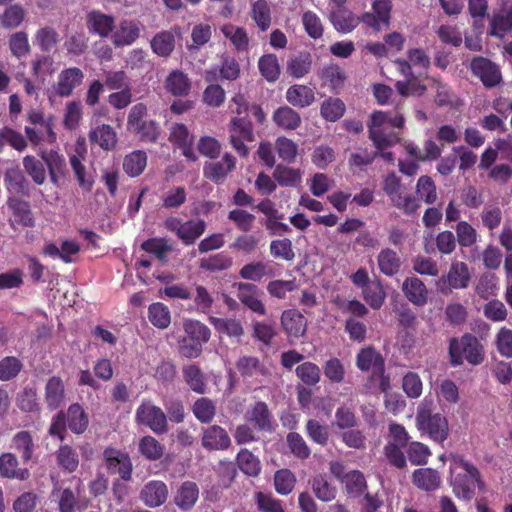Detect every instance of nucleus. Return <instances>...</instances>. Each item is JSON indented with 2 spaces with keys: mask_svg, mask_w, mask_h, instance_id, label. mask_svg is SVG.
<instances>
[{
  "mask_svg": "<svg viewBox=\"0 0 512 512\" xmlns=\"http://www.w3.org/2000/svg\"><path fill=\"white\" fill-rule=\"evenodd\" d=\"M449 481L455 496L465 501L474 498L476 488L481 491L485 489L479 469L461 455L450 457Z\"/></svg>",
  "mask_w": 512,
  "mask_h": 512,
  "instance_id": "f257e3e1",
  "label": "nucleus"
},
{
  "mask_svg": "<svg viewBox=\"0 0 512 512\" xmlns=\"http://www.w3.org/2000/svg\"><path fill=\"white\" fill-rule=\"evenodd\" d=\"M485 359L484 347L480 340L471 333L449 341V360L453 367L460 366L466 360L469 364L480 365Z\"/></svg>",
  "mask_w": 512,
  "mask_h": 512,
  "instance_id": "f03ea898",
  "label": "nucleus"
},
{
  "mask_svg": "<svg viewBox=\"0 0 512 512\" xmlns=\"http://www.w3.org/2000/svg\"><path fill=\"white\" fill-rule=\"evenodd\" d=\"M147 106L143 103H137L131 107L127 117V129L140 142L156 143L161 134L160 124L147 119Z\"/></svg>",
  "mask_w": 512,
  "mask_h": 512,
  "instance_id": "7ed1b4c3",
  "label": "nucleus"
},
{
  "mask_svg": "<svg viewBox=\"0 0 512 512\" xmlns=\"http://www.w3.org/2000/svg\"><path fill=\"white\" fill-rule=\"evenodd\" d=\"M415 421L421 434L427 435L434 442L443 443L449 436L447 418L441 413H433L425 402L419 405Z\"/></svg>",
  "mask_w": 512,
  "mask_h": 512,
  "instance_id": "20e7f679",
  "label": "nucleus"
},
{
  "mask_svg": "<svg viewBox=\"0 0 512 512\" xmlns=\"http://www.w3.org/2000/svg\"><path fill=\"white\" fill-rule=\"evenodd\" d=\"M135 422L149 428L157 435L168 432V418L165 412L151 401H142L135 412Z\"/></svg>",
  "mask_w": 512,
  "mask_h": 512,
  "instance_id": "39448f33",
  "label": "nucleus"
},
{
  "mask_svg": "<svg viewBox=\"0 0 512 512\" xmlns=\"http://www.w3.org/2000/svg\"><path fill=\"white\" fill-rule=\"evenodd\" d=\"M229 143L240 157H247L249 149L245 142L255 140L252 122L246 117H233L228 124Z\"/></svg>",
  "mask_w": 512,
  "mask_h": 512,
  "instance_id": "423d86ee",
  "label": "nucleus"
},
{
  "mask_svg": "<svg viewBox=\"0 0 512 512\" xmlns=\"http://www.w3.org/2000/svg\"><path fill=\"white\" fill-rule=\"evenodd\" d=\"M388 128V112L375 111L370 116L368 124L369 138L379 151L393 146L399 137L393 132H386Z\"/></svg>",
  "mask_w": 512,
  "mask_h": 512,
  "instance_id": "0eeeda50",
  "label": "nucleus"
},
{
  "mask_svg": "<svg viewBox=\"0 0 512 512\" xmlns=\"http://www.w3.org/2000/svg\"><path fill=\"white\" fill-rule=\"evenodd\" d=\"M6 207L9 212L8 223L13 230L35 226L34 214L28 201L11 195L6 200Z\"/></svg>",
  "mask_w": 512,
  "mask_h": 512,
  "instance_id": "6e6552de",
  "label": "nucleus"
},
{
  "mask_svg": "<svg viewBox=\"0 0 512 512\" xmlns=\"http://www.w3.org/2000/svg\"><path fill=\"white\" fill-rule=\"evenodd\" d=\"M103 457L109 473L119 474L124 481L131 479L133 466L128 453L108 447L104 450Z\"/></svg>",
  "mask_w": 512,
  "mask_h": 512,
  "instance_id": "1a4fd4ad",
  "label": "nucleus"
},
{
  "mask_svg": "<svg viewBox=\"0 0 512 512\" xmlns=\"http://www.w3.org/2000/svg\"><path fill=\"white\" fill-rule=\"evenodd\" d=\"M471 72L478 77L486 88L497 86L501 80V72L498 66L488 58L474 57L470 64Z\"/></svg>",
  "mask_w": 512,
  "mask_h": 512,
  "instance_id": "9d476101",
  "label": "nucleus"
},
{
  "mask_svg": "<svg viewBox=\"0 0 512 512\" xmlns=\"http://www.w3.org/2000/svg\"><path fill=\"white\" fill-rule=\"evenodd\" d=\"M236 168V158L225 153L221 160L206 162L203 167V175L206 179L219 185L223 184L229 173Z\"/></svg>",
  "mask_w": 512,
  "mask_h": 512,
  "instance_id": "9b49d317",
  "label": "nucleus"
},
{
  "mask_svg": "<svg viewBox=\"0 0 512 512\" xmlns=\"http://www.w3.org/2000/svg\"><path fill=\"white\" fill-rule=\"evenodd\" d=\"M234 286L237 289V298L246 308L259 316L266 314V307L259 298L260 290L255 284L239 282Z\"/></svg>",
  "mask_w": 512,
  "mask_h": 512,
  "instance_id": "f8f14e48",
  "label": "nucleus"
},
{
  "mask_svg": "<svg viewBox=\"0 0 512 512\" xmlns=\"http://www.w3.org/2000/svg\"><path fill=\"white\" fill-rule=\"evenodd\" d=\"M83 80L84 73L80 68H65L58 74L57 82L53 86L54 92L60 97H69Z\"/></svg>",
  "mask_w": 512,
  "mask_h": 512,
  "instance_id": "ddd939ff",
  "label": "nucleus"
},
{
  "mask_svg": "<svg viewBox=\"0 0 512 512\" xmlns=\"http://www.w3.org/2000/svg\"><path fill=\"white\" fill-rule=\"evenodd\" d=\"M355 364L360 371H371L372 375L385 372V360L373 346L361 348L356 355Z\"/></svg>",
  "mask_w": 512,
  "mask_h": 512,
  "instance_id": "4468645a",
  "label": "nucleus"
},
{
  "mask_svg": "<svg viewBox=\"0 0 512 512\" xmlns=\"http://www.w3.org/2000/svg\"><path fill=\"white\" fill-rule=\"evenodd\" d=\"M168 486L161 480L148 481L140 491V500L149 508H157L168 499Z\"/></svg>",
  "mask_w": 512,
  "mask_h": 512,
  "instance_id": "2eb2a0df",
  "label": "nucleus"
},
{
  "mask_svg": "<svg viewBox=\"0 0 512 512\" xmlns=\"http://www.w3.org/2000/svg\"><path fill=\"white\" fill-rule=\"evenodd\" d=\"M245 417L258 431L271 432L273 430L272 413L268 405L263 401L256 402L252 408L247 411Z\"/></svg>",
  "mask_w": 512,
  "mask_h": 512,
  "instance_id": "dca6fc26",
  "label": "nucleus"
},
{
  "mask_svg": "<svg viewBox=\"0 0 512 512\" xmlns=\"http://www.w3.org/2000/svg\"><path fill=\"white\" fill-rule=\"evenodd\" d=\"M65 399L66 390L62 378L59 376L50 377L44 388V400L47 408L54 411L65 403Z\"/></svg>",
  "mask_w": 512,
  "mask_h": 512,
  "instance_id": "f3484780",
  "label": "nucleus"
},
{
  "mask_svg": "<svg viewBox=\"0 0 512 512\" xmlns=\"http://www.w3.org/2000/svg\"><path fill=\"white\" fill-rule=\"evenodd\" d=\"M281 325L288 337L299 338L306 333L307 320L296 309L284 310L281 314Z\"/></svg>",
  "mask_w": 512,
  "mask_h": 512,
  "instance_id": "a211bd4d",
  "label": "nucleus"
},
{
  "mask_svg": "<svg viewBox=\"0 0 512 512\" xmlns=\"http://www.w3.org/2000/svg\"><path fill=\"white\" fill-rule=\"evenodd\" d=\"M402 291L409 302L422 307L428 302V289L418 277H407L402 284Z\"/></svg>",
  "mask_w": 512,
  "mask_h": 512,
  "instance_id": "6ab92c4d",
  "label": "nucleus"
},
{
  "mask_svg": "<svg viewBox=\"0 0 512 512\" xmlns=\"http://www.w3.org/2000/svg\"><path fill=\"white\" fill-rule=\"evenodd\" d=\"M471 275L466 263L452 262L446 275H442L440 281L447 283L450 289H465L468 287Z\"/></svg>",
  "mask_w": 512,
  "mask_h": 512,
  "instance_id": "aec40b11",
  "label": "nucleus"
},
{
  "mask_svg": "<svg viewBox=\"0 0 512 512\" xmlns=\"http://www.w3.org/2000/svg\"><path fill=\"white\" fill-rule=\"evenodd\" d=\"M230 444L227 431L219 425H211L203 431L202 446L207 450H225Z\"/></svg>",
  "mask_w": 512,
  "mask_h": 512,
  "instance_id": "412c9836",
  "label": "nucleus"
},
{
  "mask_svg": "<svg viewBox=\"0 0 512 512\" xmlns=\"http://www.w3.org/2000/svg\"><path fill=\"white\" fill-rule=\"evenodd\" d=\"M86 25L90 33L107 37L115 27V19L111 15L93 10L87 14Z\"/></svg>",
  "mask_w": 512,
  "mask_h": 512,
  "instance_id": "4be33fe9",
  "label": "nucleus"
},
{
  "mask_svg": "<svg viewBox=\"0 0 512 512\" xmlns=\"http://www.w3.org/2000/svg\"><path fill=\"white\" fill-rule=\"evenodd\" d=\"M76 155H72L70 157V165L75 174V177L78 181L79 186L86 190L90 191L93 186V179L86 176V167L83 165L82 160L84 159V155L86 153L85 141L77 142L76 147Z\"/></svg>",
  "mask_w": 512,
  "mask_h": 512,
  "instance_id": "5701e85b",
  "label": "nucleus"
},
{
  "mask_svg": "<svg viewBox=\"0 0 512 512\" xmlns=\"http://www.w3.org/2000/svg\"><path fill=\"white\" fill-rule=\"evenodd\" d=\"M4 184L11 194L28 196L29 182L19 166L7 168L4 173Z\"/></svg>",
  "mask_w": 512,
  "mask_h": 512,
  "instance_id": "b1692460",
  "label": "nucleus"
},
{
  "mask_svg": "<svg viewBox=\"0 0 512 512\" xmlns=\"http://www.w3.org/2000/svg\"><path fill=\"white\" fill-rule=\"evenodd\" d=\"M88 137L91 144H97L105 151L114 150L118 142L114 128L108 124L98 125L89 132Z\"/></svg>",
  "mask_w": 512,
  "mask_h": 512,
  "instance_id": "393cba45",
  "label": "nucleus"
},
{
  "mask_svg": "<svg viewBox=\"0 0 512 512\" xmlns=\"http://www.w3.org/2000/svg\"><path fill=\"white\" fill-rule=\"evenodd\" d=\"M330 22L340 33L352 32L359 24L358 16L345 7H338L330 13Z\"/></svg>",
  "mask_w": 512,
  "mask_h": 512,
  "instance_id": "a878e982",
  "label": "nucleus"
},
{
  "mask_svg": "<svg viewBox=\"0 0 512 512\" xmlns=\"http://www.w3.org/2000/svg\"><path fill=\"white\" fill-rule=\"evenodd\" d=\"M16 406L24 413L40 414L41 402L35 387L25 386L16 395Z\"/></svg>",
  "mask_w": 512,
  "mask_h": 512,
  "instance_id": "bb28decb",
  "label": "nucleus"
},
{
  "mask_svg": "<svg viewBox=\"0 0 512 512\" xmlns=\"http://www.w3.org/2000/svg\"><path fill=\"white\" fill-rule=\"evenodd\" d=\"M140 36L139 24L133 20H122L113 34L112 40L116 47L133 44Z\"/></svg>",
  "mask_w": 512,
  "mask_h": 512,
  "instance_id": "cd10ccee",
  "label": "nucleus"
},
{
  "mask_svg": "<svg viewBox=\"0 0 512 512\" xmlns=\"http://www.w3.org/2000/svg\"><path fill=\"white\" fill-rule=\"evenodd\" d=\"M11 447L20 455L23 463L32 460L36 445L30 431L21 430L11 439Z\"/></svg>",
  "mask_w": 512,
  "mask_h": 512,
  "instance_id": "c85d7f7f",
  "label": "nucleus"
},
{
  "mask_svg": "<svg viewBox=\"0 0 512 512\" xmlns=\"http://www.w3.org/2000/svg\"><path fill=\"white\" fill-rule=\"evenodd\" d=\"M206 227L203 219H189L183 222L177 237L184 246H191L204 234Z\"/></svg>",
  "mask_w": 512,
  "mask_h": 512,
  "instance_id": "c756f323",
  "label": "nucleus"
},
{
  "mask_svg": "<svg viewBox=\"0 0 512 512\" xmlns=\"http://www.w3.org/2000/svg\"><path fill=\"white\" fill-rule=\"evenodd\" d=\"M199 497V489L195 482L185 481L178 488L175 496V505L183 511L190 510Z\"/></svg>",
  "mask_w": 512,
  "mask_h": 512,
  "instance_id": "7c9ffc66",
  "label": "nucleus"
},
{
  "mask_svg": "<svg viewBox=\"0 0 512 512\" xmlns=\"http://www.w3.org/2000/svg\"><path fill=\"white\" fill-rule=\"evenodd\" d=\"M286 100L294 107L305 108L315 101V93L307 85L294 84L286 91Z\"/></svg>",
  "mask_w": 512,
  "mask_h": 512,
  "instance_id": "2f4dec72",
  "label": "nucleus"
},
{
  "mask_svg": "<svg viewBox=\"0 0 512 512\" xmlns=\"http://www.w3.org/2000/svg\"><path fill=\"white\" fill-rule=\"evenodd\" d=\"M412 482L417 488L430 492L439 488L441 478L438 471L432 468H419L413 472Z\"/></svg>",
  "mask_w": 512,
  "mask_h": 512,
  "instance_id": "473e14b6",
  "label": "nucleus"
},
{
  "mask_svg": "<svg viewBox=\"0 0 512 512\" xmlns=\"http://www.w3.org/2000/svg\"><path fill=\"white\" fill-rule=\"evenodd\" d=\"M65 415L67 426L73 433L82 434L86 431L89 418L88 414L79 403L71 404Z\"/></svg>",
  "mask_w": 512,
  "mask_h": 512,
  "instance_id": "72a5a7b5",
  "label": "nucleus"
},
{
  "mask_svg": "<svg viewBox=\"0 0 512 512\" xmlns=\"http://www.w3.org/2000/svg\"><path fill=\"white\" fill-rule=\"evenodd\" d=\"M272 119L283 130H296L302 122L299 113L286 105L277 108L273 113Z\"/></svg>",
  "mask_w": 512,
  "mask_h": 512,
  "instance_id": "f704fd0d",
  "label": "nucleus"
},
{
  "mask_svg": "<svg viewBox=\"0 0 512 512\" xmlns=\"http://www.w3.org/2000/svg\"><path fill=\"white\" fill-rule=\"evenodd\" d=\"M209 323L219 334H223L231 338H240L244 334L243 325L241 321L236 318L210 316Z\"/></svg>",
  "mask_w": 512,
  "mask_h": 512,
  "instance_id": "c9c22d12",
  "label": "nucleus"
},
{
  "mask_svg": "<svg viewBox=\"0 0 512 512\" xmlns=\"http://www.w3.org/2000/svg\"><path fill=\"white\" fill-rule=\"evenodd\" d=\"M182 374L184 381L193 392L198 394H204L206 392V377L198 365L189 364L183 366Z\"/></svg>",
  "mask_w": 512,
  "mask_h": 512,
  "instance_id": "e433bc0d",
  "label": "nucleus"
},
{
  "mask_svg": "<svg viewBox=\"0 0 512 512\" xmlns=\"http://www.w3.org/2000/svg\"><path fill=\"white\" fill-rule=\"evenodd\" d=\"M55 458L58 467L66 473L75 472L79 466L78 453L68 444L60 445L55 452Z\"/></svg>",
  "mask_w": 512,
  "mask_h": 512,
  "instance_id": "4c0bfd02",
  "label": "nucleus"
},
{
  "mask_svg": "<svg viewBox=\"0 0 512 512\" xmlns=\"http://www.w3.org/2000/svg\"><path fill=\"white\" fill-rule=\"evenodd\" d=\"M312 67V55L307 52H299L287 61V73L293 78H302L308 74Z\"/></svg>",
  "mask_w": 512,
  "mask_h": 512,
  "instance_id": "58836bf2",
  "label": "nucleus"
},
{
  "mask_svg": "<svg viewBox=\"0 0 512 512\" xmlns=\"http://www.w3.org/2000/svg\"><path fill=\"white\" fill-rule=\"evenodd\" d=\"M236 369L243 378L253 376H266L269 374L267 367L261 363L259 358L254 356H242L236 364Z\"/></svg>",
  "mask_w": 512,
  "mask_h": 512,
  "instance_id": "ea45409f",
  "label": "nucleus"
},
{
  "mask_svg": "<svg viewBox=\"0 0 512 512\" xmlns=\"http://www.w3.org/2000/svg\"><path fill=\"white\" fill-rule=\"evenodd\" d=\"M251 18L260 31H267L272 23L270 4L267 0H256L251 4Z\"/></svg>",
  "mask_w": 512,
  "mask_h": 512,
  "instance_id": "a19ab883",
  "label": "nucleus"
},
{
  "mask_svg": "<svg viewBox=\"0 0 512 512\" xmlns=\"http://www.w3.org/2000/svg\"><path fill=\"white\" fill-rule=\"evenodd\" d=\"M147 166V154L143 150H135L123 159V170L130 177H138Z\"/></svg>",
  "mask_w": 512,
  "mask_h": 512,
  "instance_id": "79ce46f5",
  "label": "nucleus"
},
{
  "mask_svg": "<svg viewBox=\"0 0 512 512\" xmlns=\"http://www.w3.org/2000/svg\"><path fill=\"white\" fill-rule=\"evenodd\" d=\"M18 464L15 454L2 453L0 455V475L4 478L24 480L28 475V471L26 469H19Z\"/></svg>",
  "mask_w": 512,
  "mask_h": 512,
  "instance_id": "37998d69",
  "label": "nucleus"
},
{
  "mask_svg": "<svg viewBox=\"0 0 512 512\" xmlns=\"http://www.w3.org/2000/svg\"><path fill=\"white\" fill-rule=\"evenodd\" d=\"M141 249L154 255L162 264L168 262V253L172 251V246L168 244L165 238H149L142 242Z\"/></svg>",
  "mask_w": 512,
  "mask_h": 512,
  "instance_id": "c03bdc74",
  "label": "nucleus"
},
{
  "mask_svg": "<svg viewBox=\"0 0 512 512\" xmlns=\"http://www.w3.org/2000/svg\"><path fill=\"white\" fill-rule=\"evenodd\" d=\"M377 262L379 270L386 276H394L401 267V260L398 254L390 248L380 251Z\"/></svg>",
  "mask_w": 512,
  "mask_h": 512,
  "instance_id": "a18cd8bd",
  "label": "nucleus"
},
{
  "mask_svg": "<svg viewBox=\"0 0 512 512\" xmlns=\"http://www.w3.org/2000/svg\"><path fill=\"white\" fill-rule=\"evenodd\" d=\"M166 89L174 96H185L189 93L191 83L186 74L182 71H172L165 82Z\"/></svg>",
  "mask_w": 512,
  "mask_h": 512,
  "instance_id": "49530a36",
  "label": "nucleus"
},
{
  "mask_svg": "<svg viewBox=\"0 0 512 512\" xmlns=\"http://www.w3.org/2000/svg\"><path fill=\"white\" fill-rule=\"evenodd\" d=\"M233 264L232 258L225 252H219L209 257H204L199 262L201 270L215 273L229 269Z\"/></svg>",
  "mask_w": 512,
  "mask_h": 512,
  "instance_id": "de8ad7c7",
  "label": "nucleus"
},
{
  "mask_svg": "<svg viewBox=\"0 0 512 512\" xmlns=\"http://www.w3.org/2000/svg\"><path fill=\"white\" fill-rule=\"evenodd\" d=\"M152 51L160 57H168L175 47V37L170 31H161L151 40Z\"/></svg>",
  "mask_w": 512,
  "mask_h": 512,
  "instance_id": "09e8293b",
  "label": "nucleus"
},
{
  "mask_svg": "<svg viewBox=\"0 0 512 512\" xmlns=\"http://www.w3.org/2000/svg\"><path fill=\"white\" fill-rule=\"evenodd\" d=\"M239 469L246 475L256 477L261 472V463L248 449H241L236 457Z\"/></svg>",
  "mask_w": 512,
  "mask_h": 512,
  "instance_id": "8fccbe9b",
  "label": "nucleus"
},
{
  "mask_svg": "<svg viewBox=\"0 0 512 512\" xmlns=\"http://www.w3.org/2000/svg\"><path fill=\"white\" fill-rule=\"evenodd\" d=\"M301 171L282 164L275 166L273 178L282 187H294L301 182Z\"/></svg>",
  "mask_w": 512,
  "mask_h": 512,
  "instance_id": "3c124183",
  "label": "nucleus"
},
{
  "mask_svg": "<svg viewBox=\"0 0 512 512\" xmlns=\"http://www.w3.org/2000/svg\"><path fill=\"white\" fill-rule=\"evenodd\" d=\"M25 134L33 145H39L41 142L52 143L56 140V134L53 131L52 123L34 127L26 126Z\"/></svg>",
  "mask_w": 512,
  "mask_h": 512,
  "instance_id": "603ef678",
  "label": "nucleus"
},
{
  "mask_svg": "<svg viewBox=\"0 0 512 512\" xmlns=\"http://www.w3.org/2000/svg\"><path fill=\"white\" fill-rule=\"evenodd\" d=\"M138 449L147 460L157 461L164 454V446L153 436L142 437L138 443Z\"/></svg>",
  "mask_w": 512,
  "mask_h": 512,
  "instance_id": "864d4df0",
  "label": "nucleus"
},
{
  "mask_svg": "<svg viewBox=\"0 0 512 512\" xmlns=\"http://www.w3.org/2000/svg\"><path fill=\"white\" fill-rule=\"evenodd\" d=\"M192 412L199 422L210 423L216 415L215 402L210 398L201 397L194 402Z\"/></svg>",
  "mask_w": 512,
  "mask_h": 512,
  "instance_id": "5fc2aeb1",
  "label": "nucleus"
},
{
  "mask_svg": "<svg viewBox=\"0 0 512 512\" xmlns=\"http://www.w3.org/2000/svg\"><path fill=\"white\" fill-rule=\"evenodd\" d=\"M148 319L155 327L165 329L171 323V313L164 303H152L148 308Z\"/></svg>",
  "mask_w": 512,
  "mask_h": 512,
  "instance_id": "6e6d98bb",
  "label": "nucleus"
},
{
  "mask_svg": "<svg viewBox=\"0 0 512 512\" xmlns=\"http://www.w3.org/2000/svg\"><path fill=\"white\" fill-rule=\"evenodd\" d=\"M512 30V7L505 14H495L490 21L489 35L504 38Z\"/></svg>",
  "mask_w": 512,
  "mask_h": 512,
  "instance_id": "4d7b16f0",
  "label": "nucleus"
},
{
  "mask_svg": "<svg viewBox=\"0 0 512 512\" xmlns=\"http://www.w3.org/2000/svg\"><path fill=\"white\" fill-rule=\"evenodd\" d=\"M456 242L461 248H469L476 244L478 233L467 221L461 220L455 226Z\"/></svg>",
  "mask_w": 512,
  "mask_h": 512,
  "instance_id": "13d9d810",
  "label": "nucleus"
},
{
  "mask_svg": "<svg viewBox=\"0 0 512 512\" xmlns=\"http://www.w3.org/2000/svg\"><path fill=\"white\" fill-rule=\"evenodd\" d=\"M346 106L340 98L330 97L323 101L320 108L321 116L330 122H336L345 113Z\"/></svg>",
  "mask_w": 512,
  "mask_h": 512,
  "instance_id": "bf43d9fd",
  "label": "nucleus"
},
{
  "mask_svg": "<svg viewBox=\"0 0 512 512\" xmlns=\"http://www.w3.org/2000/svg\"><path fill=\"white\" fill-rule=\"evenodd\" d=\"M258 67L261 75L268 82H275L280 76V65L275 54H265L260 57Z\"/></svg>",
  "mask_w": 512,
  "mask_h": 512,
  "instance_id": "052dcab7",
  "label": "nucleus"
},
{
  "mask_svg": "<svg viewBox=\"0 0 512 512\" xmlns=\"http://www.w3.org/2000/svg\"><path fill=\"white\" fill-rule=\"evenodd\" d=\"M221 31L229 39L238 51H245L249 45V38L244 28L233 24H225Z\"/></svg>",
  "mask_w": 512,
  "mask_h": 512,
  "instance_id": "680f3d73",
  "label": "nucleus"
},
{
  "mask_svg": "<svg viewBox=\"0 0 512 512\" xmlns=\"http://www.w3.org/2000/svg\"><path fill=\"white\" fill-rule=\"evenodd\" d=\"M239 275L242 279L258 282L265 276H271L272 269L266 263L258 261L244 265Z\"/></svg>",
  "mask_w": 512,
  "mask_h": 512,
  "instance_id": "e2e57ef3",
  "label": "nucleus"
},
{
  "mask_svg": "<svg viewBox=\"0 0 512 512\" xmlns=\"http://www.w3.org/2000/svg\"><path fill=\"white\" fill-rule=\"evenodd\" d=\"M183 329L186 336L200 342L202 345L207 343L211 337L210 329L198 320H186Z\"/></svg>",
  "mask_w": 512,
  "mask_h": 512,
  "instance_id": "0e129e2a",
  "label": "nucleus"
},
{
  "mask_svg": "<svg viewBox=\"0 0 512 512\" xmlns=\"http://www.w3.org/2000/svg\"><path fill=\"white\" fill-rule=\"evenodd\" d=\"M295 372L297 377L308 387L315 386L320 382V368L313 362L307 361L299 364Z\"/></svg>",
  "mask_w": 512,
  "mask_h": 512,
  "instance_id": "69168bd1",
  "label": "nucleus"
},
{
  "mask_svg": "<svg viewBox=\"0 0 512 512\" xmlns=\"http://www.w3.org/2000/svg\"><path fill=\"white\" fill-rule=\"evenodd\" d=\"M363 297L372 309H380L385 301L386 293L379 281L371 282L363 290Z\"/></svg>",
  "mask_w": 512,
  "mask_h": 512,
  "instance_id": "338daca9",
  "label": "nucleus"
},
{
  "mask_svg": "<svg viewBox=\"0 0 512 512\" xmlns=\"http://www.w3.org/2000/svg\"><path fill=\"white\" fill-rule=\"evenodd\" d=\"M275 150L284 162L294 163L298 154V145L291 139L280 136L275 141Z\"/></svg>",
  "mask_w": 512,
  "mask_h": 512,
  "instance_id": "774afa93",
  "label": "nucleus"
}]
</instances>
